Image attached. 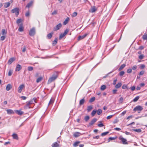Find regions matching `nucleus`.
<instances>
[{
  "mask_svg": "<svg viewBox=\"0 0 147 147\" xmlns=\"http://www.w3.org/2000/svg\"><path fill=\"white\" fill-rule=\"evenodd\" d=\"M36 98H34L30 100L28 102H27L25 108L26 109L28 108L30 109V105L34 104V103H36Z\"/></svg>",
  "mask_w": 147,
  "mask_h": 147,
  "instance_id": "nucleus-1",
  "label": "nucleus"
},
{
  "mask_svg": "<svg viewBox=\"0 0 147 147\" xmlns=\"http://www.w3.org/2000/svg\"><path fill=\"white\" fill-rule=\"evenodd\" d=\"M58 74L56 72H55L52 75V77H50L48 81V84H49L53 81L55 80L57 77Z\"/></svg>",
  "mask_w": 147,
  "mask_h": 147,
  "instance_id": "nucleus-2",
  "label": "nucleus"
},
{
  "mask_svg": "<svg viewBox=\"0 0 147 147\" xmlns=\"http://www.w3.org/2000/svg\"><path fill=\"white\" fill-rule=\"evenodd\" d=\"M11 11L12 13H15L16 16H18L19 14V9L18 7H16L13 9L11 10Z\"/></svg>",
  "mask_w": 147,
  "mask_h": 147,
  "instance_id": "nucleus-3",
  "label": "nucleus"
},
{
  "mask_svg": "<svg viewBox=\"0 0 147 147\" xmlns=\"http://www.w3.org/2000/svg\"><path fill=\"white\" fill-rule=\"evenodd\" d=\"M69 29H66L64 31L63 33H61L59 36V40L61 39L69 31Z\"/></svg>",
  "mask_w": 147,
  "mask_h": 147,
  "instance_id": "nucleus-4",
  "label": "nucleus"
},
{
  "mask_svg": "<svg viewBox=\"0 0 147 147\" xmlns=\"http://www.w3.org/2000/svg\"><path fill=\"white\" fill-rule=\"evenodd\" d=\"M35 34V30L34 28H32L29 31V34L31 36H34Z\"/></svg>",
  "mask_w": 147,
  "mask_h": 147,
  "instance_id": "nucleus-5",
  "label": "nucleus"
},
{
  "mask_svg": "<svg viewBox=\"0 0 147 147\" xmlns=\"http://www.w3.org/2000/svg\"><path fill=\"white\" fill-rule=\"evenodd\" d=\"M143 109V108L140 105H138L136 106L135 107L133 110L134 111H142Z\"/></svg>",
  "mask_w": 147,
  "mask_h": 147,
  "instance_id": "nucleus-6",
  "label": "nucleus"
},
{
  "mask_svg": "<svg viewBox=\"0 0 147 147\" xmlns=\"http://www.w3.org/2000/svg\"><path fill=\"white\" fill-rule=\"evenodd\" d=\"M25 87V85L24 84H22L20 85L18 88V92L19 93L22 92V89Z\"/></svg>",
  "mask_w": 147,
  "mask_h": 147,
  "instance_id": "nucleus-7",
  "label": "nucleus"
},
{
  "mask_svg": "<svg viewBox=\"0 0 147 147\" xmlns=\"http://www.w3.org/2000/svg\"><path fill=\"white\" fill-rule=\"evenodd\" d=\"M119 139L121 140L123 144H127V140L123 138L122 136H120L119 137Z\"/></svg>",
  "mask_w": 147,
  "mask_h": 147,
  "instance_id": "nucleus-8",
  "label": "nucleus"
},
{
  "mask_svg": "<svg viewBox=\"0 0 147 147\" xmlns=\"http://www.w3.org/2000/svg\"><path fill=\"white\" fill-rule=\"evenodd\" d=\"M62 26V24L61 23L58 24L54 28V31H57L59 30Z\"/></svg>",
  "mask_w": 147,
  "mask_h": 147,
  "instance_id": "nucleus-9",
  "label": "nucleus"
},
{
  "mask_svg": "<svg viewBox=\"0 0 147 147\" xmlns=\"http://www.w3.org/2000/svg\"><path fill=\"white\" fill-rule=\"evenodd\" d=\"M97 121V119L96 118H93L92 120L89 123V126H90L93 125Z\"/></svg>",
  "mask_w": 147,
  "mask_h": 147,
  "instance_id": "nucleus-10",
  "label": "nucleus"
},
{
  "mask_svg": "<svg viewBox=\"0 0 147 147\" xmlns=\"http://www.w3.org/2000/svg\"><path fill=\"white\" fill-rule=\"evenodd\" d=\"M97 10V9L95 6H92L89 11L90 12L93 13L95 12Z\"/></svg>",
  "mask_w": 147,
  "mask_h": 147,
  "instance_id": "nucleus-11",
  "label": "nucleus"
},
{
  "mask_svg": "<svg viewBox=\"0 0 147 147\" xmlns=\"http://www.w3.org/2000/svg\"><path fill=\"white\" fill-rule=\"evenodd\" d=\"M15 112L19 115H21L24 113V112L20 110H15Z\"/></svg>",
  "mask_w": 147,
  "mask_h": 147,
  "instance_id": "nucleus-12",
  "label": "nucleus"
},
{
  "mask_svg": "<svg viewBox=\"0 0 147 147\" xmlns=\"http://www.w3.org/2000/svg\"><path fill=\"white\" fill-rule=\"evenodd\" d=\"M87 35V34H85L79 36L78 37V40H79L84 39Z\"/></svg>",
  "mask_w": 147,
  "mask_h": 147,
  "instance_id": "nucleus-13",
  "label": "nucleus"
},
{
  "mask_svg": "<svg viewBox=\"0 0 147 147\" xmlns=\"http://www.w3.org/2000/svg\"><path fill=\"white\" fill-rule=\"evenodd\" d=\"M22 67L20 65L18 64L16 68L15 71H19L22 69Z\"/></svg>",
  "mask_w": 147,
  "mask_h": 147,
  "instance_id": "nucleus-14",
  "label": "nucleus"
},
{
  "mask_svg": "<svg viewBox=\"0 0 147 147\" xmlns=\"http://www.w3.org/2000/svg\"><path fill=\"white\" fill-rule=\"evenodd\" d=\"M18 30L20 32H23L24 30V29L23 27V24L21 23L20 25L19 28L18 29Z\"/></svg>",
  "mask_w": 147,
  "mask_h": 147,
  "instance_id": "nucleus-15",
  "label": "nucleus"
},
{
  "mask_svg": "<svg viewBox=\"0 0 147 147\" xmlns=\"http://www.w3.org/2000/svg\"><path fill=\"white\" fill-rule=\"evenodd\" d=\"M15 60V59L13 57L10 58L8 61V64H11Z\"/></svg>",
  "mask_w": 147,
  "mask_h": 147,
  "instance_id": "nucleus-16",
  "label": "nucleus"
},
{
  "mask_svg": "<svg viewBox=\"0 0 147 147\" xmlns=\"http://www.w3.org/2000/svg\"><path fill=\"white\" fill-rule=\"evenodd\" d=\"M12 86L10 84H7L6 87V90L7 91H9L10 89L11 88Z\"/></svg>",
  "mask_w": 147,
  "mask_h": 147,
  "instance_id": "nucleus-17",
  "label": "nucleus"
},
{
  "mask_svg": "<svg viewBox=\"0 0 147 147\" xmlns=\"http://www.w3.org/2000/svg\"><path fill=\"white\" fill-rule=\"evenodd\" d=\"M69 19V18L67 17L63 22V25H66L68 22Z\"/></svg>",
  "mask_w": 147,
  "mask_h": 147,
  "instance_id": "nucleus-18",
  "label": "nucleus"
},
{
  "mask_svg": "<svg viewBox=\"0 0 147 147\" xmlns=\"http://www.w3.org/2000/svg\"><path fill=\"white\" fill-rule=\"evenodd\" d=\"M12 136L14 139L17 140H18V137L16 133L13 134L12 135Z\"/></svg>",
  "mask_w": 147,
  "mask_h": 147,
  "instance_id": "nucleus-19",
  "label": "nucleus"
},
{
  "mask_svg": "<svg viewBox=\"0 0 147 147\" xmlns=\"http://www.w3.org/2000/svg\"><path fill=\"white\" fill-rule=\"evenodd\" d=\"M10 5V3L9 2L5 3L4 4V6L5 8L8 7Z\"/></svg>",
  "mask_w": 147,
  "mask_h": 147,
  "instance_id": "nucleus-20",
  "label": "nucleus"
},
{
  "mask_svg": "<svg viewBox=\"0 0 147 147\" xmlns=\"http://www.w3.org/2000/svg\"><path fill=\"white\" fill-rule=\"evenodd\" d=\"M32 3L33 1H30L29 3L27 4L26 7L28 8H30L32 5Z\"/></svg>",
  "mask_w": 147,
  "mask_h": 147,
  "instance_id": "nucleus-21",
  "label": "nucleus"
},
{
  "mask_svg": "<svg viewBox=\"0 0 147 147\" xmlns=\"http://www.w3.org/2000/svg\"><path fill=\"white\" fill-rule=\"evenodd\" d=\"M81 133L79 132H76L74 134V136L76 137H78L80 135Z\"/></svg>",
  "mask_w": 147,
  "mask_h": 147,
  "instance_id": "nucleus-22",
  "label": "nucleus"
},
{
  "mask_svg": "<svg viewBox=\"0 0 147 147\" xmlns=\"http://www.w3.org/2000/svg\"><path fill=\"white\" fill-rule=\"evenodd\" d=\"M52 147H59V145L57 142H55L52 145Z\"/></svg>",
  "mask_w": 147,
  "mask_h": 147,
  "instance_id": "nucleus-23",
  "label": "nucleus"
},
{
  "mask_svg": "<svg viewBox=\"0 0 147 147\" xmlns=\"http://www.w3.org/2000/svg\"><path fill=\"white\" fill-rule=\"evenodd\" d=\"M7 111L8 114H11L14 113L13 111L11 109H7Z\"/></svg>",
  "mask_w": 147,
  "mask_h": 147,
  "instance_id": "nucleus-24",
  "label": "nucleus"
},
{
  "mask_svg": "<svg viewBox=\"0 0 147 147\" xmlns=\"http://www.w3.org/2000/svg\"><path fill=\"white\" fill-rule=\"evenodd\" d=\"M7 30L5 29L2 30V34L3 35L6 34H7Z\"/></svg>",
  "mask_w": 147,
  "mask_h": 147,
  "instance_id": "nucleus-25",
  "label": "nucleus"
},
{
  "mask_svg": "<svg viewBox=\"0 0 147 147\" xmlns=\"http://www.w3.org/2000/svg\"><path fill=\"white\" fill-rule=\"evenodd\" d=\"M85 102V100L84 98H83L82 99H81L80 101L79 102V105H82L84 104Z\"/></svg>",
  "mask_w": 147,
  "mask_h": 147,
  "instance_id": "nucleus-26",
  "label": "nucleus"
},
{
  "mask_svg": "<svg viewBox=\"0 0 147 147\" xmlns=\"http://www.w3.org/2000/svg\"><path fill=\"white\" fill-rule=\"evenodd\" d=\"M53 32H51V33H50L49 34H48L47 35V37L49 38V39H50L52 37V35H53Z\"/></svg>",
  "mask_w": 147,
  "mask_h": 147,
  "instance_id": "nucleus-27",
  "label": "nucleus"
},
{
  "mask_svg": "<svg viewBox=\"0 0 147 147\" xmlns=\"http://www.w3.org/2000/svg\"><path fill=\"white\" fill-rule=\"evenodd\" d=\"M142 38L144 40H147V34H144L143 35Z\"/></svg>",
  "mask_w": 147,
  "mask_h": 147,
  "instance_id": "nucleus-28",
  "label": "nucleus"
},
{
  "mask_svg": "<svg viewBox=\"0 0 147 147\" xmlns=\"http://www.w3.org/2000/svg\"><path fill=\"white\" fill-rule=\"evenodd\" d=\"M125 66L126 65L124 64L122 65L119 69V71L122 69L123 68H124L125 67Z\"/></svg>",
  "mask_w": 147,
  "mask_h": 147,
  "instance_id": "nucleus-29",
  "label": "nucleus"
},
{
  "mask_svg": "<svg viewBox=\"0 0 147 147\" xmlns=\"http://www.w3.org/2000/svg\"><path fill=\"white\" fill-rule=\"evenodd\" d=\"M93 108L92 106V105L89 106L87 107V110L88 112L90 111Z\"/></svg>",
  "mask_w": 147,
  "mask_h": 147,
  "instance_id": "nucleus-30",
  "label": "nucleus"
},
{
  "mask_svg": "<svg viewBox=\"0 0 147 147\" xmlns=\"http://www.w3.org/2000/svg\"><path fill=\"white\" fill-rule=\"evenodd\" d=\"M121 85L122 84L121 83H119L116 85L115 87L116 88H118L121 86Z\"/></svg>",
  "mask_w": 147,
  "mask_h": 147,
  "instance_id": "nucleus-31",
  "label": "nucleus"
},
{
  "mask_svg": "<svg viewBox=\"0 0 147 147\" xmlns=\"http://www.w3.org/2000/svg\"><path fill=\"white\" fill-rule=\"evenodd\" d=\"M57 38H55V40L53 41V45H56L57 44Z\"/></svg>",
  "mask_w": 147,
  "mask_h": 147,
  "instance_id": "nucleus-32",
  "label": "nucleus"
},
{
  "mask_svg": "<svg viewBox=\"0 0 147 147\" xmlns=\"http://www.w3.org/2000/svg\"><path fill=\"white\" fill-rule=\"evenodd\" d=\"M132 131H135L138 132V133H140L141 132L142 130L140 129H132Z\"/></svg>",
  "mask_w": 147,
  "mask_h": 147,
  "instance_id": "nucleus-33",
  "label": "nucleus"
},
{
  "mask_svg": "<svg viewBox=\"0 0 147 147\" xmlns=\"http://www.w3.org/2000/svg\"><path fill=\"white\" fill-rule=\"evenodd\" d=\"M90 117L89 116H86L85 117L84 120L86 122H87L89 119Z\"/></svg>",
  "mask_w": 147,
  "mask_h": 147,
  "instance_id": "nucleus-34",
  "label": "nucleus"
},
{
  "mask_svg": "<svg viewBox=\"0 0 147 147\" xmlns=\"http://www.w3.org/2000/svg\"><path fill=\"white\" fill-rule=\"evenodd\" d=\"M106 88V86L105 85H102L100 87V90H104Z\"/></svg>",
  "mask_w": 147,
  "mask_h": 147,
  "instance_id": "nucleus-35",
  "label": "nucleus"
},
{
  "mask_svg": "<svg viewBox=\"0 0 147 147\" xmlns=\"http://www.w3.org/2000/svg\"><path fill=\"white\" fill-rule=\"evenodd\" d=\"M99 122L100 123L98 125V126L99 127H102L104 126V124L102 123L101 121H99Z\"/></svg>",
  "mask_w": 147,
  "mask_h": 147,
  "instance_id": "nucleus-36",
  "label": "nucleus"
},
{
  "mask_svg": "<svg viewBox=\"0 0 147 147\" xmlns=\"http://www.w3.org/2000/svg\"><path fill=\"white\" fill-rule=\"evenodd\" d=\"M96 112H97V114L98 115H99L100 114H101L102 113V110L101 109H98L97 111Z\"/></svg>",
  "mask_w": 147,
  "mask_h": 147,
  "instance_id": "nucleus-37",
  "label": "nucleus"
},
{
  "mask_svg": "<svg viewBox=\"0 0 147 147\" xmlns=\"http://www.w3.org/2000/svg\"><path fill=\"white\" fill-rule=\"evenodd\" d=\"M42 79V77H39L37 79L36 82L37 83H38L41 81Z\"/></svg>",
  "mask_w": 147,
  "mask_h": 147,
  "instance_id": "nucleus-38",
  "label": "nucleus"
},
{
  "mask_svg": "<svg viewBox=\"0 0 147 147\" xmlns=\"http://www.w3.org/2000/svg\"><path fill=\"white\" fill-rule=\"evenodd\" d=\"M95 99V98L94 97H93L91 98L89 100L90 102H94Z\"/></svg>",
  "mask_w": 147,
  "mask_h": 147,
  "instance_id": "nucleus-39",
  "label": "nucleus"
},
{
  "mask_svg": "<svg viewBox=\"0 0 147 147\" xmlns=\"http://www.w3.org/2000/svg\"><path fill=\"white\" fill-rule=\"evenodd\" d=\"M97 111L96 110H93L92 112L91 113V115L92 116H94L95 115V114L96 113Z\"/></svg>",
  "mask_w": 147,
  "mask_h": 147,
  "instance_id": "nucleus-40",
  "label": "nucleus"
},
{
  "mask_svg": "<svg viewBox=\"0 0 147 147\" xmlns=\"http://www.w3.org/2000/svg\"><path fill=\"white\" fill-rule=\"evenodd\" d=\"M140 98L139 96H138L136 97L133 100V101L134 102H136Z\"/></svg>",
  "mask_w": 147,
  "mask_h": 147,
  "instance_id": "nucleus-41",
  "label": "nucleus"
},
{
  "mask_svg": "<svg viewBox=\"0 0 147 147\" xmlns=\"http://www.w3.org/2000/svg\"><path fill=\"white\" fill-rule=\"evenodd\" d=\"M109 133V131H106L103 132L101 134V136H104L107 135Z\"/></svg>",
  "mask_w": 147,
  "mask_h": 147,
  "instance_id": "nucleus-42",
  "label": "nucleus"
},
{
  "mask_svg": "<svg viewBox=\"0 0 147 147\" xmlns=\"http://www.w3.org/2000/svg\"><path fill=\"white\" fill-rule=\"evenodd\" d=\"M79 143H80L79 142L77 141V142H76L73 144V146H74V147H76V146H78V144H79Z\"/></svg>",
  "mask_w": 147,
  "mask_h": 147,
  "instance_id": "nucleus-43",
  "label": "nucleus"
},
{
  "mask_svg": "<svg viewBox=\"0 0 147 147\" xmlns=\"http://www.w3.org/2000/svg\"><path fill=\"white\" fill-rule=\"evenodd\" d=\"M13 73V71L11 69H10L8 73V75L10 76Z\"/></svg>",
  "mask_w": 147,
  "mask_h": 147,
  "instance_id": "nucleus-44",
  "label": "nucleus"
},
{
  "mask_svg": "<svg viewBox=\"0 0 147 147\" xmlns=\"http://www.w3.org/2000/svg\"><path fill=\"white\" fill-rule=\"evenodd\" d=\"M122 88L123 89H126L127 88V86L126 85L124 84L122 86Z\"/></svg>",
  "mask_w": 147,
  "mask_h": 147,
  "instance_id": "nucleus-45",
  "label": "nucleus"
},
{
  "mask_svg": "<svg viewBox=\"0 0 147 147\" xmlns=\"http://www.w3.org/2000/svg\"><path fill=\"white\" fill-rule=\"evenodd\" d=\"M125 74V72L123 71H122L120 72L119 73V75L120 76H122L123 75H124Z\"/></svg>",
  "mask_w": 147,
  "mask_h": 147,
  "instance_id": "nucleus-46",
  "label": "nucleus"
},
{
  "mask_svg": "<svg viewBox=\"0 0 147 147\" xmlns=\"http://www.w3.org/2000/svg\"><path fill=\"white\" fill-rule=\"evenodd\" d=\"M22 22V19H18L16 23L18 24H19Z\"/></svg>",
  "mask_w": 147,
  "mask_h": 147,
  "instance_id": "nucleus-47",
  "label": "nucleus"
},
{
  "mask_svg": "<svg viewBox=\"0 0 147 147\" xmlns=\"http://www.w3.org/2000/svg\"><path fill=\"white\" fill-rule=\"evenodd\" d=\"M53 102H54V100H53V99L51 98L50 99V100L49 102V105L52 104L53 103Z\"/></svg>",
  "mask_w": 147,
  "mask_h": 147,
  "instance_id": "nucleus-48",
  "label": "nucleus"
},
{
  "mask_svg": "<svg viewBox=\"0 0 147 147\" xmlns=\"http://www.w3.org/2000/svg\"><path fill=\"white\" fill-rule=\"evenodd\" d=\"M144 57V56L143 55H139L138 57L139 58L140 60L143 59Z\"/></svg>",
  "mask_w": 147,
  "mask_h": 147,
  "instance_id": "nucleus-49",
  "label": "nucleus"
},
{
  "mask_svg": "<svg viewBox=\"0 0 147 147\" xmlns=\"http://www.w3.org/2000/svg\"><path fill=\"white\" fill-rule=\"evenodd\" d=\"M30 15V13L29 11H27L25 14L26 17H28Z\"/></svg>",
  "mask_w": 147,
  "mask_h": 147,
  "instance_id": "nucleus-50",
  "label": "nucleus"
},
{
  "mask_svg": "<svg viewBox=\"0 0 147 147\" xmlns=\"http://www.w3.org/2000/svg\"><path fill=\"white\" fill-rule=\"evenodd\" d=\"M115 139L116 138L115 137H110L109 138L108 142H109L110 140H115Z\"/></svg>",
  "mask_w": 147,
  "mask_h": 147,
  "instance_id": "nucleus-51",
  "label": "nucleus"
},
{
  "mask_svg": "<svg viewBox=\"0 0 147 147\" xmlns=\"http://www.w3.org/2000/svg\"><path fill=\"white\" fill-rule=\"evenodd\" d=\"M28 69L29 71H31L33 70V67L31 66H29L28 67Z\"/></svg>",
  "mask_w": 147,
  "mask_h": 147,
  "instance_id": "nucleus-52",
  "label": "nucleus"
},
{
  "mask_svg": "<svg viewBox=\"0 0 147 147\" xmlns=\"http://www.w3.org/2000/svg\"><path fill=\"white\" fill-rule=\"evenodd\" d=\"M144 72H145L144 71L142 70L139 73L138 75L139 76L143 75L144 74Z\"/></svg>",
  "mask_w": 147,
  "mask_h": 147,
  "instance_id": "nucleus-53",
  "label": "nucleus"
},
{
  "mask_svg": "<svg viewBox=\"0 0 147 147\" xmlns=\"http://www.w3.org/2000/svg\"><path fill=\"white\" fill-rule=\"evenodd\" d=\"M132 72V69L131 68H129L127 69V73H130Z\"/></svg>",
  "mask_w": 147,
  "mask_h": 147,
  "instance_id": "nucleus-54",
  "label": "nucleus"
},
{
  "mask_svg": "<svg viewBox=\"0 0 147 147\" xmlns=\"http://www.w3.org/2000/svg\"><path fill=\"white\" fill-rule=\"evenodd\" d=\"M77 12H74L73 13L72 16L73 17H75L77 16Z\"/></svg>",
  "mask_w": 147,
  "mask_h": 147,
  "instance_id": "nucleus-55",
  "label": "nucleus"
},
{
  "mask_svg": "<svg viewBox=\"0 0 147 147\" xmlns=\"http://www.w3.org/2000/svg\"><path fill=\"white\" fill-rule=\"evenodd\" d=\"M5 36H3L1 37V40L2 41H3L5 40Z\"/></svg>",
  "mask_w": 147,
  "mask_h": 147,
  "instance_id": "nucleus-56",
  "label": "nucleus"
},
{
  "mask_svg": "<svg viewBox=\"0 0 147 147\" xmlns=\"http://www.w3.org/2000/svg\"><path fill=\"white\" fill-rule=\"evenodd\" d=\"M114 115H112L108 116L107 117V119H109L111 118L114 116Z\"/></svg>",
  "mask_w": 147,
  "mask_h": 147,
  "instance_id": "nucleus-57",
  "label": "nucleus"
},
{
  "mask_svg": "<svg viewBox=\"0 0 147 147\" xmlns=\"http://www.w3.org/2000/svg\"><path fill=\"white\" fill-rule=\"evenodd\" d=\"M145 67V65L144 64H142L141 65L140 67V68L141 69H144Z\"/></svg>",
  "mask_w": 147,
  "mask_h": 147,
  "instance_id": "nucleus-58",
  "label": "nucleus"
},
{
  "mask_svg": "<svg viewBox=\"0 0 147 147\" xmlns=\"http://www.w3.org/2000/svg\"><path fill=\"white\" fill-rule=\"evenodd\" d=\"M137 68V66L136 65H135L132 67V69L133 70H135Z\"/></svg>",
  "mask_w": 147,
  "mask_h": 147,
  "instance_id": "nucleus-59",
  "label": "nucleus"
},
{
  "mask_svg": "<svg viewBox=\"0 0 147 147\" xmlns=\"http://www.w3.org/2000/svg\"><path fill=\"white\" fill-rule=\"evenodd\" d=\"M131 90L133 91L135 90V87L134 86H132V87H131Z\"/></svg>",
  "mask_w": 147,
  "mask_h": 147,
  "instance_id": "nucleus-60",
  "label": "nucleus"
},
{
  "mask_svg": "<svg viewBox=\"0 0 147 147\" xmlns=\"http://www.w3.org/2000/svg\"><path fill=\"white\" fill-rule=\"evenodd\" d=\"M144 47L143 46H141L139 47V49L140 50H142L143 49H144Z\"/></svg>",
  "mask_w": 147,
  "mask_h": 147,
  "instance_id": "nucleus-61",
  "label": "nucleus"
},
{
  "mask_svg": "<svg viewBox=\"0 0 147 147\" xmlns=\"http://www.w3.org/2000/svg\"><path fill=\"white\" fill-rule=\"evenodd\" d=\"M57 11L56 10H54L53 12L52 13V15H54L57 13Z\"/></svg>",
  "mask_w": 147,
  "mask_h": 147,
  "instance_id": "nucleus-62",
  "label": "nucleus"
},
{
  "mask_svg": "<svg viewBox=\"0 0 147 147\" xmlns=\"http://www.w3.org/2000/svg\"><path fill=\"white\" fill-rule=\"evenodd\" d=\"M23 100H26V97L25 96H22L20 97Z\"/></svg>",
  "mask_w": 147,
  "mask_h": 147,
  "instance_id": "nucleus-63",
  "label": "nucleus"
},
{
  "mask_svg": "<svg viewBox=\"0 0 147 147\" xmlns=\"http://www.w3.org/2000/svg\"><path fill=\"white\" fill-rule=\"evenodd\" d=\"M117 90L116 89H114L113 90V94H115L116 93Z\"/></svg>",
  "mask_w": 147,
  "mask_h": 147,
  "instance_id": "nucleus-64",
  "label": "nucleus"
}]
</instances>
